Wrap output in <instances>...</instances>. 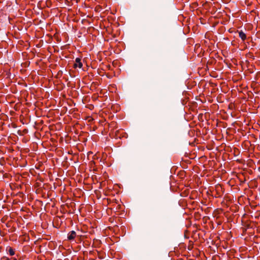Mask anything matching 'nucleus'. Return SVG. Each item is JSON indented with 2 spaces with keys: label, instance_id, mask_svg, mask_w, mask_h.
I'll return each instance as SVG.
<instances>
[{
  "label": "nucleus",
  "instance_id": "nucleus-4",
  "mask_svg": "<svg viewBox=\"0 0 260 260\" xmlns=\"http://www.w3.org/2000/svg\"><path fill=\"white\" fill-rule=\"evenodd\" d=\"M8 252L9 254L11 256H13L15 254V251L11 247H9Z\"/></svg>",
  "mask_w": 260,
  "mask_h": 260
},
{
  "label": "nucleus",
  "instance_id": "nucleus-5",
  "mask_svg": "<svg viewBox=\"0 0 260 260\" xmlns=\"http://www.w3.org/2000/svg\"><path fill=\"white\" fill-rule=\"evenodd\" d=\"M6 260H10L8 257H4Z\"/></svg>",
  "mask_w": 260,
  "mask_h": 260
},
{
  "label": "nucleus",
  "instance_id": "nucleus-3",
  "mask_svg": "<svg viewBox=\"0 0 260 260\" xmlns=\"http://www.w3.org/2000/svg\"><path fill=\"white\" fill-rule=\"evenodd\" d=\"M239 37L243 40H245L246 39V36L245 35V34L241 31L239 32Z\"/></svg>",
  "mask_w": 260,
  "mask_h": 260
},
{
  "label": "nucleus",
  "instance_id": "nucleus-6",
  "mask_svg": "<svg viewBox=\"0 0 260 260\" xmlns=\"http://www.w3.org/2000/svg\"><path fill=\"white\" fill-rule=\"evenodd\" d=\"M12 259H13V260H17V258H15V257H13V258H12Z\"/></svg>",
  "mask_w": 260,
  "mask_h": 260
},
{
  "label": "nucleus",
  "instance_id": "nucleus-1",
  "mask_svg": "<svg viewBox=\"0 0 260 260\" xmlns=\"http://www.w3.org/2000/svg\"><path fill=\"white\" fill-rule=\"evenodd\" d=\"M75 68L78 67L79 68H81L82 67V63L81 61V59L79 58H76L75 60V63L74 65Z\"/></svg>",
  "mask_w": 260,
  "mask_h": 260
},
{
  "label": "nucleus",
  "instance_id": "nucleus-2",
  "mask_svg": "<svg viewBox=\"0 0 260 260\" xmlns=\"http://www.w3.org/2000/svg\"><path fill=\"white\" fill-rule=\"evenodd\" d=\"M76 236V233L75 231H72L69 233L68 238L69 240H73Z\"/></svg>",
  "mask_w": 260,
  "mask_h": 260
}]
</instances>
